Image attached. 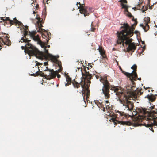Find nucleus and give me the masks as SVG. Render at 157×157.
<instances>
[{"label": "nucleus", "mask_w": 157, "mask_h": 157, "mask_svg": "<svg viewBox=\"0 0 157 157\" xmlns=\"http://www.w3.org/2000/svg\"><path fill=\"white\" fill-rule=\"evenodd\" d=\"M77 68H78V69H80L81 68V71H82V68H80V67H78ZM82 73H83V72H82Z\"/></svg>", "instance_id": "obj_41"}, {"label": "nucleus", "mask_w": 157, "mask_h": 157, "mask_svg": "<svg viewBox=\"0 0 157 157\" xmlns=\"http://www.w3.org/2000/svg\"><path fill=\"white\" fill-rule=\"evenodd\" d=\"M39 51L34 46L28 42L25 44V52L28 54L29 56H34L38 58Z\"/></svg>", "instance_id": "obj_8"}, {"label": "nucleus", "mask_w": 157, "mask_h": 157, "mask_svg": "<svg viewBox=\"0 0 157 157\" xmlns=\"http://www.w3.org/2000/svg\"><path fill=\"white\" fill-rule=\"evenodd\" d=\"M147 112L146 110L145 109H142V110L140 111L141 113L143 114L144 115L147 114Z\"/></svg>", "instance_id": "obj_28"}, {"label": "nucleus", "mask_w": 157, "mask_h": 157, "mask_svg": "<svg viewBox=\"0 0 157 157\" xmlns=\"http://www.w3.org/2000/svg\"><path fill=\"white\" fill-rule=\"evenodd\" d=\"M10 43V41L8 38H7L6 40H4L3 42L4 45H6L8 46H9L11 45Z\"/></svg>", "instance_id": "obj_22"}, {"label": "nucleus", "mask_w": 157, "mask_h": 157, "mask_svg": "<svg viewBox=\"0 0 157 157\" xmlns=\"http://www.w3.org/2000/svg\"><path fill=\"white\" fill-rule=\"evenodd\" d=\"M93 23V22H92L91 24V29L90 30V31H91L94 32V31H95V30L96 29L95 28H94Z\"/></svg>", "instance_id": "obj_29"}, {"label": "nucleus", "mask_w": 157, "mask_h": 157, "mask_svg": "<svg viewBox=\"0 0 157 157\" xmlns=\"http://www.w3.org/2000/svg\"><path fill=\"white\" fill-rule=\"evenodd\" d=\"M95 103L97 104V105L99 108L101 107L103 109H102L104 111H106L105 109L107 111H108V109L109 110H112V107H109L108 105H107L106 104L105 108L103 107V105L102 103H100L98 101H95Z\"/></svg>", "instance_id": "obj_16"}, {"label": "nucleus", "mask_w": 157, "mask_h": 157, "mask_svg": "<svg viewBox=\"0 0 157 157\" xmlns=\"http://www.w3.org/2000/svg\"><path fill=\"white\" fill-rule=\"evenodd\" d=\"M39 26V27H40V28L43 26L41 24H40Z\"/></svg>", "instance_id": "obj_45"}, {"label": "nucleus", "mask_w": 157, "mask_h": 157, "mask_svg": "<svg viewBox=\"0 0 157 157\" xmlns=\"http://www.w3.org/2000/svg\"><path fill=\"white\" fill-rule=\"evenodd\" d=\"M143 92L142 91V90H140L139 91L137 92L136 91L135 92V93L133 94L134 96H139V95L142 94Z\"/></svg>", "instance_id": "obj_23"}, {"label": "nucleus", "mask_w": 157, "mask_h": 157, "mask_svg": "<svg viewBox=\"0 0 157 157\" xmlns=\"http://www.w3.org/2000/svg\"><path fill=\"white\" fill-rule=\"evenodd\" d=\"M2 49V48H0V50H1Z\"/></svg>", "instance_id": "obj_50"}, {"label": "nucleus", "mask_w": 157, "mask_h": 157, "mask_svg": "<svg viewBox=\"0 0 157 157\" xmlns=\"http://www.w3.org/2000/svg\"><path fill=\"white\" fill-rule=\"evenodd\" d=\"M21 29H22L21 28V27L20 28V29L21 30Z\"/></svg>", "instance_id": "obj_52"}, {"label": "nucleus", "mask_w": 157, "mask_h": 157, "mask_svg": "<svg viewBox=\"0 0 157 157\" xmlns=\"http://www.w3.org/2000/svg\"><path fill=\"white\" fill-rule=\"evenodd\" d=\"M0 47H1V45L0 44Z\"/></svg>", "instance_id": "obj_57"}, {"label": "nucleus", "mask_w": 157, "mask_h": 157, "mask_svg": "<svg viewBox=\"0 0 157 157\" xmlns=\"http://www.w3.org/2000/svg\"><path fill=\"white\" fill-rule=\"evenodd\" d=\"M144 42H142V43H143V44H144Z\"/></svg>", "instance_id": "obj_53"}, {"label": "nucleus", "mask_w": 157, "mask_h": 157, "mask_svg": "<svg viewBox=\"0 0 157 157\" xmlns=\"http://www.w3.org/2000/svg\"><path fill=\"white\" fill-rule=\"evenodd\" d=\"M95 77L103 84L102 89V92L106 99H108L110 97V89L114 91L116 95L118 96L120 102L125 107L124 110L131 111L133 110L134 107L133 103L128 100H131L132 94L128 92L126 93H124L123 91L122 92L120 87L110 85L109 83V80L111 81L110 80V77L106 75L102 76L95 75Z\"/></svg>", "instance_id": "obj_1"}, {"label": "nucleus", "mask_w": 157, "mask_h": 157, "mask_svg": "<svg viewBox=\"0 0 157 157\" xmlns=\"http://www.w3.org/2000/svg\"><path fill=\"white\" fill-rule=\"evenodd\" d=\"M4 17H1V19L2 20H3L4 21H5V23L7 24V21H8V20H7V18H9V17H6L5 18V19L4 18Z\"/></svg>", "instance_id": "obj_27"}, {"label": "nucleus", "mask_w": 157, "mask_h": 157, "mask_svg": "<svg viewBox=\"0 0 157 157\" xmlns=\"http://www.w3.org/2000/svg\"><path fill=\"white\" fill-rule=\"evenodd\" d=\"M38 21L39 22H40V18H39L38 19Z\"/></svg>", "instance_id": "obj_46"}, {"label": "nucleus", "mask_w": 157, "mask_h": 157, "mask_svg": "<svg viewBox=\"0 0 157 157\" xmlns=\"http://www.w3.org/2000/svg\"><path fill=\"white\" fill-rule=\"evenodd\" d=\"M118 2L121 3L120 5L122 6L121 8L124 9V12L128 13L127 15L130 18L132 17V18H133V17H134L128 11V6L126 4L128 2L127 0H120Z\"/></svg>", "instance_id": "obj_13"}, {"label": "nucleus", "mask_w": 157, "mask_h": 157, "mask_svg": "<svg viewBox=\"0 0 157 157\" xmlns=\"http://www.w3.org/2000/svg\"><path fill=\"white\" fill-rule=\"evenodd\" d=\"M23 26H24L23 25ZM21 27L23 28V29H24V31H28V26H26L25 27V28H24V26L23 27Z\"/></svg>", "instance_id": "obj_30"}, {"label": "nucleus", "mask_w": 157, "mask_h": 157, "mask_svg": "<svg viewBox=\"0 0 157 157\" xmlns=\"http://www.w3.org/2000/svg\"><path fill=\"white\" fill-rule=\"evenodd\" d=\"M34 69H33L32 70V71L33 72H32V71H31V72L32 73V74H33V73H35V70Z\"/></svg>", "instance_id": "obj_39"}, {"label": "nucleus", "mask_w": 157, "mask_h": 157, "mask_svg": "<svg viewBox=\"0 0 157 157\" xmlns=\"http://www.w3.org/2000/svg\"><path fill=\"white\" fill-rule=\"evenodd\" d=\"M99 52L100 54L102 56L103 58H106V55L105 51L102 48H101L100 47H99Z\"/></svg>", "instance_id": "obj_21"}, {"label": "nucleus", "mask_w": 157, "mask_h": 157, "mask_svg": "<svg viewBox=\"0 0 157 157\" xmlns=\"http://www.w3.org/2000/svg\"><path fill=\"white\" fill-rule=\"evenodd\" d=\"M46 3L48 4L50 3L49 0H47L46 1Z\"/></svg>", "instance_id": "obj_43"}, {"label": "nucleus", "mask_w": 157, "mask_h": 157, "mask_svg": "<svg viewBox=\"0 0 157 157\" xmlns=\"http://www.w3.org/2000/svg\"><path fill=\"white\" fill-rule=\"evenodd\" d=\"M144 19L145 24H148L150 23V18L149 17H145Z\"/></svg>", "instance_id": "obj_24"}, {"label": "nucleus", "mask_w": 157, "mask_h": 157, "mask_svg": "<svg viewBox=\"0 0 157 157\" xmlns=\"http://www.w3.org/2000/svg\"><path fill=\"white\" fill-rule=\"evenodd\" d=\"M21 47L22 50H25V46H21Z\"/></svg>", "instance_id": "obj_33"}, {"label": "nucleus", "mask_w": 157, "mask_h": 157, "mask_svg": "<svg viewBox=\"0 0 157 157\" xmlns=\"http://www.w3.org/2000/svg\"><path fill=\"white\" fill-rule=\"evenodd\" d=\"M57 77L58 78H59L60 77H61V75H60L59 74H57Z\"/></svg>", "instance_id": "obj_36"}, {"label": "nucleus", "mask_w": 157, "mask_h": 157, "mask_svg": "<svg viewBox=\"0 0 157 157\" xmlns=\"http://www.w3.org/2000/svg\"><path fill=\"white\" fill-rule=\"evenodd\" d=\"M150 94L151 95H148L145 97V98H147L150 102H153L155 100L156 98L152 94Z\"/></svg>", "instance_id": "obj_20"}, {"label": "nucleus", "mask_w": 157, "mask_h": 157, "mask_svg": "<svg viewBox=\"0 0 157 157\" xmlns=\"http://www.w3.org/2000/svg\"><path fill=\"white\" fill-rule=\"evenodd\" d=\"M119 123H120L123 125H133L135 126L144 125L147 127H148L149 129L154 132L152 128L153 126H157V116L154 114H150L147 117L141 118V117L135 118L133 121L131 122L129 121H119Z\"/></svg>", "instance_id": "obj_3"}, {"label": "nucleus", "mask_w": 157, "mask_h": 157, "mask_svg": "<svg viewBox=\"0 0 157 157\" xmlns=\"http://www.w3.org/2000/svg\"><path fill=\"white\" fill-rule=\"evenodd\" d=\"M65 76L66 77V80L67 82L65 83V86H67L70 84L71 83H72V81H71V78L69 77L68 74H65Z\"/></svg>", "instance_id": "obj_19"}, {"label": "nucleus", "mask_w": 157, "mask_h": 157, "mask_svg": "<svg viewBox=\"0 0 157 157\" xmlns=\"http://www.w3.org/2000/svg\"><path fill=\"white\" fill-rule=\"evenodd\" d=\"M86 69H89L88 67H86L84 68L85 72V73L82 72V79L81 80L80 83L77 82L75 79L72 82V83L75 88L78 89L81 86V89L79 91L80 93H82L83 98L84 100L85 95H86V98L87 100L90 95V93L89 89L90 84V79L92 78L93 75L90 73L89 71H87Z\"/></svg>", "instance_id": "obj_2"}, {"label": "nucleus", "mask_w": 157, "mask_h": 157, "mask_svg": "<svg viewBox=\"0 0 157 157\" xmlns=\"http://www.w3.org/2000/svg\"><path fill=\"white\" fill-rule=\"evenodd\" d=\"M140 26L141 27H142L143 29H144V25L143 24H141L140 25Z\"/></svg>", "instance_id": "obj_34"}, {"label": "nucleus", "mask_w": 157, "mask_h": 157, "mask_svg": "<svg viewBox=\"0 0 157 157\" xmlns=\"http://www.w3.org/2000/svg\"><path fill=\"white\" fill-rule=\"evenodd\" d=\"M46 69L44 70V71H48V73H45V75L46 76V78L47 79L50 80L56 77L58 73V71H55L53 69H50L47 67H46Z\"/></svg>", "instance_id": "obj_12"}, {"label": "nucleus", "mask_w": 157, "mask_h": 157, "mask_svg": "<svg viewBox=\"0 0 157 157\" xmlns=\"http://www.w3.org/2000/svg\"><path fill=\"white\" fill-rule=\"evenodd\" d=\"M139 33V32L137 30H136L134 31V33L136 34H137Z\"/></svg>", "instance_id": "obj_37"}, {"label": "nucleus", "mask_w": 157, "mask_h": 157, "mask_svg": "<svg viewBox=\"0 0 157 157\" xmlns=\"http://www.w3.org/2000/svg\"><path fill=\"white\" fill-rule=\"evenodd\" d=\"M149 115V114L148 113V114H147V115Z\"/></svg>", "instance_id": "obj_55"}, {"label": "nucleus", "mask_w": 157, "mask_h": 157, "mask_svg": "<svg viewBox=\"0 0 157 157\" xmlns=\"http://www.w3.org/2000/svg\"><path fill=\"white\" fill-rule=\"evenodd\" d=\"M125 35L122 34V35L117 34L118 39L117 41V43L120 44H122L124 46V43L126 45H128L127 48V51L129 52L131 51L133 52L136 49V45L134 42L132 43V40L130 39V37L133 35L132 33L130 31L126 33Z\"/></svg>", "instance_id": "obj_4"}, {"label": "nucleus", "mask_w": 157, "mask_h": 157, "mask_svg": "<svg viewBox=\"0 0 157 157\" xmlns=\"http://www.w3.org/2000/svg\"><path fill=\"white\" fill-rule=\"evenodd\" d=\"M138 80H141V78H138Z\"/></svg>", "instance_id": "obj_47"}, {"label": "nucleus", "mask_w": 157, "mask_h": 157, "mask_svg": "<svg viewBox=\"0 0 157 157\" xmlns=\"http://www.w3.org/2000/svg\"><path fill=\"white\" fill-rule=\"evenodd\" d=\"M48 47H50V45H49L48 46Z\"/></svg>", "instance_id": "obj_56"}, {"label": "nucleus", "mask_w": 157, "mask_h": 157, "mask_svg": "<svg viewBox=\"0 0 157 157\" xmlns=\"http://www.w3.org/2000/svg\"><path fill=\"white\" fill-rule=\"evenodd\" d=\"M7 38H9V37L7 36L6 34V36L5 37V39L4 40H6V39Z\"/></svg>", "instance_id": "obj_35"}, {"label": "nucleus", "mask_w": 157, "mask_h": 157, "mask_svg": "<svg viewBox=\"0 0 157 157\" xmlns=\"http://www.w3.org/2000/svg\"><path fill=\"white\" fill-rule=\"evenodd\" d=\"M37 67L38 68V70L39 71V68L38 67ZM45 74H44V73L42 71H38L36 70V71L35 72V73H34L33 74H31V75L34 76H36L38 75H40L41 77H45L46 78V76L45 75Z\"/></svg>", "instance_id": "obj_18"}, {"label": "nucleus", "mask_w": 157, "mask_h": 157, "mask_svg": "<svg viewBox=\"0 0 157 157\" xmlns=\"http://www.w3.org/2000/svg\"><path fill=\"white\" fill-rule=\"evenodd\" d=\"M132 20L135 21V23L132 25V27L129 26V25L126 23H124L121 25H122L120 27V29H121V31L119 32H117V34L122 35V34L125 35L126 33L124 32L127 33L129 32V31L132 32L133 34H134V30L135 29V26L137 24V21L136 19H135L134 17H133V18L132 19Z\"/></svg>", "instance_id": "obj_6"}, {"label": "nucleus", "mask_w": 157, "mask_h": 157, "mask_svg": "<svg viewBox=\"0 0 157 157\" xmlns=\"http://www.w3.org/2000/svg\"><path fill=\"white\" fill-rule=\"evenodd\" d=\"M131 68L133 69L132 73L124 72V74L129 78V79L131 81L132 84L134 85L135 84L134 81H136V78H137V75L136 73L137 66L134 64L131 67Z\"/></svg>", "instance_id": "obj_10"}, {"label": "nucleus", "mask_w": 157, "mask_h": 157, "mask_svg": "<svg viewBox=\"0 0 157 157\" xmlns=\"http://www.w3.org/2000/svg\"><path fill=\"white\" fill-rule=\"evenodd\" d=\"M78 4L80 5V6L81 5V4L80 3V2H77L76 3V5H77L78 7H79V6L78 5Z\"/></svg>", "instance_id": "obj_38"}, {"label": "nucleus", "mask_w": 157, "mask_h": 157, "mask_svg": "<svg viewBox=\"0 0 157 157\" xmlns=\"http://www.w3.org/2000/svg\"><path fill=\"white\" fill-rule=\"evenodd\" d=\"M41 30H42L43 31V30H44V31H45L43 29H41Z\"/></svg>", "instance_id": "obj_49"}, {"label": "nucleus", "mask_w": 157, "mask_h": 157, "mask_svg": "<svg viewBox=\"0 0 157 157\" xmlns=\"http://www.w3.org/2000/svg\"><path fill=\"white\" fill-rule=\"evenodd\" d=\"M48 34L47 33H46V34H42V37L46 39V41L48 42V41L49 40V39L48 40Z\"/></svg>", "instance_id": "obj_25"}, {"label": "nucleus", "mask_w": 157, "mask_h": 157, "mask_svg": "<svg viewBox=\"0 0 157 157\" xmlns=\"http://www.w3.org/2000/svg\"><path fill=\"white\" fill-rule=\"evenodd\" d=\"M105 102L106 104H108L109 103V101L108 100L106 101Z\"/></svg>", "instance_id": "obj_44"}, {"label": "nucleus", "mask_w": 157, "mask_h": 157, "mask_svg": "<svg viewBox=\"0 0 157 157\" xmlns=\"http://www.w3.org/2000/svg\"><path fill=\"white\" fill-rule=\"evenodd\" d=\"M33 13L35 14V12L34 11H33Z\"/></svg>", "instance_id": "obj_48"}, {"label": "nucleus", "mask_w": 157, "mask_h": 157, "mask_svg": "<svg viewBox=\"0 0 157 157\" xmlns=\"http://www.w3.org/2000/svg\"><path fill=\"white\" fill-rule=\"evenodd\" d=\"M7 19L8 20L9 23L11 25H14L17 26L18 25L19 26L18 27V28H19L20 26L22 27H23V25L22 23L21 22L17 20L16 17L14 18L13 20H10L9 18H7Z\"/></svg>", "instance_id": "obj_14"}, {"label": "nucleus", "mask_w": 157, "mask_h": 157, "mask_svg": "<svg viewBox=\"0 0 157 157\" xmlns=\"http://www.w3.org/2000/svg\"><path fill=\"white\" fill-rule=\"evenodd\" d=\"M148 92H150V90H148Z\"/></svg>", "instance_id": "obj_51"}, {"label": "nucleus", "mask_w": 157, "mask_h": 157, "mask_svg": "<svg viewBox=\"0 0 157 157\" xmlns=\"http://www.w3.org/2000/svg\"><path fill=\"white\" fill-rule=\"evenodd\" d=\"M44 66H46L48 65V63L47 62H45L44 63Z\"/></svg>", "instance_id": "obj_40"}, {"label": "nucleus", "mask_w": 157, "mask_h": 157, "mask_svg": "<svg viewBox=\"0 0 157 157\" xmlns=\"http://www.w3.org/2000/svg\"><path fill=\"white\" fill-rule=\"evenodd\" d=\"M41 46L42 48H44V52L40 51L39 52L38 58L40 59H47L49 60H51L52 62L58 64V66L60 68L59 70L60 71L62 69V67L61 66V63L60 61L57 59L59 58V56H54L48 53V50L46 49V47L45 46L43 43H39Z\"/></svg>", "instance_id": "obj_5"}, {"label": "nucleus", "mask_w": 157, "mask_h": 157, "mask_svg": "<svg viewBox=\"0 0 157 157\" xmlns=\"http://www.w3.org/2000/svg\"><path fill=\"white\" fill-rule=\"evenodd\" d=\"M151 91H153V90H151Z\"/></svg>", "instance_id": "obj_54"}, {"label": "nucleus", "mask_w": 157, "mask_h": 157, "mask_svg": "<svg viewBox=\"0 0 157 157\" xmlns=\"http://www.w3.org/2000/svg\"><path fill=\"white\" fill-rule=\"evenodd\" d=\"M40 63H39L38 62H37L36 63V65L37 66H38V65H40Z\"/></svg>", "instance_id": "obj_42"}, {"label": "nucleus", "mask_w": 157, "mask_h": 157, "mask_svg": "<svg viewBox=\"0 0 157 157\" xmlns=\"http://www.w3.org/2000/svg\"><path fill=\"white\" fill-rule=\"evenodd\" d=\"M149 29V26L148 24H145V25L144 26V29L145 32L147 31Z\"/></svg>", "instance_id": "obj_26"}, {"label": "nucleus", "mask_w": 157, "mask_h": 157, "mask_svg": "<svg viewBox=\"0 0 157 157\" xmlns=\"http://www.w3.org/2000/svg\"><path fill=\"white\" fill-rule=\"evenodd\" d=\"M132 20L135 21V23L132 25V27L129 26V25L126 23H124L121 25H122L120 27V29H121V31L119 32H117V34L122 35V34L125 35L126 33L124 32L127 33L129 32V31L132 32L133 34H134V30L135 29V26L137 24V21L136 19H135L134 17H133V18L132 19Z\"/></svg>", "instance_id": "obj_7"}, {"label": "nucleus", "mask_w": 157, "mask_h": 157, "mask_svg": "<svg viewBox=\"0 0 157 157\" xmlns=\"http://www.w3.org/2000/svg\"><path fill=\"white\" fill-rule=\"evenodd\" d=\"M4 40L2 38H1V37H0V43L2 44V43H3V41H4Z\"/></svg>", "instance_id": "obj_31"}, {"label": "nucleus", "mask_w": 157, "mask_h": 157, "mask_svg": "<svg viewBox=\"0 0 157 157\" xmlns=\"http://www.w3.org/2000/svg\"><path fill=\"white\" fill-rule=\"evenodd\" d=\"M36 32L35 31L29 32V35H30V37L35 41H37L38 43H42V41L40 40L38 35L36 36Z\"/></svg>", "instance_id": "obj_15"}, {"label": "nucleus", "mask_w": 157, "mask_h": 157, "mask_svg": "<svg viewBox=\"0 0 157 157\" xmlns=\"http://www.w3.org/2000/svg\"><path fill=\"white\" fill-rule=\"evenodd\" d=\"M78 9H79V11L81 14H83L84 16H88L92 13L94 10L92 8L86 7L84 4H81L78 7Z\"/></svg>", "instance_id": "obj_11"}, {"label": "nucleus", "mask_w": 157, "mask_h": 157, "mask_svg": "<svg viewBox=\"0 0 157 157\" xmlns=\"http://www.w3.org/2000/svg\"><path fill=\"white\" fill-rule=\"evenodd\" d=\"M154 108V106H151L149 109V110H152Z\"/></svg>", "instance_id": "obj_32"}, {"label": "nucleus", "mask_w": 157, "mask_h": 157, "mask_svg": "<svg viewBox=\"0 0 157 157\" xmlns=\"http://www.w3.org/2000/svg\"><path fill=\"white\" fill-rule=\"evenodd\" d=\"M24 33L23 35V37H21V40L20 42H25L26 43L28 42H29L31 41L30 40L28 39V38L26 37L27 35L29 33V32L26 31H24Z\"/></svg>", "instance_id": "obj_17"}, {"label": "nucleus", "mask_w": 157, "mask_h": 157, "mask_svg": "<svg viewBox=\"0 0 157 157\" xmlns=\"http://www.w3.org/2000/svg\"><path fill=\"white\" fill-rule=\"evenodd\" d=\"M108 115L111 117V120L113 122L116 121V118H121L122 119L124 118H126L127 117L128 115H127L124 112L119 111H117L116 112V114H115L113 112L110 111L108 112Z\"/></svg>", "instance_id": "obj_9"}]
</instances>
